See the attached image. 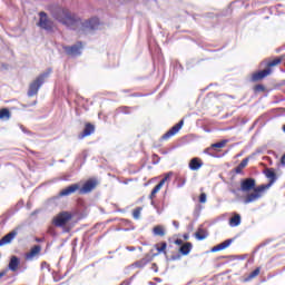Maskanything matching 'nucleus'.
I'll return each instance as SVG.
<instances>
[{
	"label": "nucleus",
	"instance_id": "c85d7f7f",
	"mask_svg": "<svg viewBox=\"0 0 285 285\" xmlns=\"http://www.w3.org/2000/svg\"><path fill=\"white\" fill-rule=\"evenodd\" d=\"M279 63H282V59H281V58H276V59L269 61V62L267 63V66H268V68H273V67H275V66H279Z\"/></svg>",
	"mask_w": 285,
	"mask_h": 285
},
{
	"label": "nucleus",
	"instance_id": "4468645a",
	"mask_svg": "<svg viewBox=\"0 0 285 285\" xmlns=\"http://www.w3.org/2000/svg\"><path fill=\"white\" fill-rule=\"evenodd\" d=\"M94 132H95V125L88 122L85 125V129L78 137L79 139H83L86 137H90V135H92Z\"/></svg>",
	"mask_w": 285,
	"mask_h": 285
},
{
	"label": "nucleus",
	"instance_id": "f3484780",
	"mask_svg": "<svg viewBox=\"0 0 285 285\" xmlns=\"http://www.w3.org/2000/svg\"><path fill=\"white\" fill-rule=\"evenodd\" d=\"M204 166V163L199 158H193L189 161V170H199Z\"/></svg>",
	"mask_w": 285,
	"mask_h": 285
},
{
	"label": "nucleus",
	"instance_id": "393cba45",
	"mask_svg": "<svg viewBox=\"0 0 285 285\" xmlns=\"http://www.w3.org/2000/svg\"><path fill=\"white\" fill-rule=\"evenodd\" d=\"M154 235H156L158 237H164V235H166V232L164 230V227L156 226V227H154Z\"/></svg>",
	"mask_w": 285,
	"mask_h": 285
},
{
	"label": "nucleus",
	"instance_id": "7c9ffc66",
	"mask_svg": "<svg viewBox=\"0 0 285 285\" xmlns=\"http://www.w3.org/2000/svg\"><path fill=\"white\" fill-rule=\"evenodd\" d=\"M213 145L204 150L205 155H209V157H217L215 154H213Z\"/></svg>",
	"mask_w": 285,
	"mask_h": 285
},
{
	"label": "nucleus",
	"instance_id": "09e8293b",
	"mask_svg": "<svg viewBox=\"0 0 285 285\" xmlns=\"http://www.w3.org/2000/svg\"><path fill=\"white\" fill-rule=\"evenodd\" d=\"M188 237H189L188 234L184 235V239H188Z\"/></svg>",
	"mask_w": 285,
	"mask_h": 285
},
{
	"label": "nucleus",
	"instance_id": "2f4dec72",
	"mask_svg": "<svg viewBox=\"0 0 285 285\" xmlns=\"http://www.w3.org/2000/svg\"><path fill=\"white\" fill-rule=\"evenodd\" d=\"M167 246H168V244H166V242L161 243V246L157 247L158 253H166Z\"/></svg>",
	"mask_w": 285,
	"mask_h": 285
},
{
	"label": "nucleus",
	"instance_id": "5701e85b",
	"mask_svg": "<svg viewBox=\"0 0 285 285\" xmlns=\"http://www.w3.org/2000/svg\"><path fill=\"white\" fill-rule=\"evenodd\" d=\"M161 188H164V183H158L154 189L151 190L150 195H149V199L154 200L155 196L157 195L158 191L161 190Z\"/></svg>",
	"mask_w": 285,
	"mask_h": 285
},
{
	"label": "nucleus",
	"instance_id": "2eb2a0df",
	"mask_svg": "<svg viewBox=\"0 0 285 285\" xmlns=\"http://www.w3.org/2000/svg\"><path fill=\"white\" fill-rule=\"evenodd\" d=\"M14 237H17V232L12 230L9 234L4 235L1 239H0V247L1 246H6L8 244H12V239H14Z\"/></svg>",
	"mask_w": 285,
	"mask_h": 285
},
{
	"label": "nucleus",
	"instance_id": "1a4fd4ad",
	"mask_svg": "<svg viewBox=\"0 0 285 285\" xmlns=\"http://www.w3.org/2000/svg\"><path fill=\"white\" fill-rule=\"evenodd\" d=\"M264 175L267 177V179H269V183L267 185L261 186H263L265 190H268V188H271V186H273L275 181H277V174H275V170L273 168H268L264 171Z\"/></svg>",
	"mask_w": 285,
	"mask_h": 285
},
{
	"label": "nucleus",
	"instance_id": "473e14b6",
	"mask_svg": "<svg viewBox=\"0 0 285 285\" xmlns=\"http://www.w3.org/2000/svg\"><path fill=\"white\" fill-rule=\"evenodd\" d=\"M206 200H207L206 193H202L200 196H199V203L200 204H206Z\"/></svg>",
	"mask_w": 285,
	"mask_h": 285
},
{
	"label": "nucleus",
	"instance_id": "de8ad7c7",
	"mask_svg": "<svg viewBox=\"0 0 285 285\" xmlns=\"http://www.w3.org/2000/svg\"><path fill=\"white\" fill-rule=\"evenodd\" d=\"M132 97H141L139 94H134Z\"/></svg>",
	"mask_w": 285,
	"mask_h": 285
},
{
	"label": "nucleus",
	"instance_id": "a18cd8bd",
	"mask_svg": "<svg viewBox=\"0 0 285 285\" xmlns=\"http://www.w3.org/2000/svg\"><path fill=\"white\" fill-rule=\"evenodd\" d=\"M127 250L132 253V250H136V248L135 247H127Z\"/></svg>",
	"mask_w": 285,
	"mask_h": 285
},
{
	"label": "nucleus",
	"instance_id": "f257e3e1",
	"mask_svg": "<svg viewBox=\"0 0 285 285\" xmlns=\"http://www.w3.org/2000/svg\"><path fill=\"white\" fill-rule=\"evenodd\" d=\"M47 10L50 12L52 19L66 26L68 30H73L77 35H88L92 30L99 28V18H91L82 21L77 14H72L68 9L59 4H49Z\"/></svg>",
	"mask_w": 285,
	"mask_h": 285
},
{
	"label": "nucleus",
	"instance_id": "c03bdc74",
	"mask_svg": "<svg viewBox=\"0 0 285 285\" xmlns=\"http://www.w3.org/2000/svg\"><path fill=\"white\" fill-rule=\"evenodd\" d=\"M154 279H155V282H158V284H161V278L155 277Z\"/></svg>",
	"mask_w": 285,
	"mask_h": 285
},
{
	"label": "nucleus",
	"instance_id": "4d7b16f0",
	"mask_svg": "<svg viewBox=\"0 0 285 285\" xmlns=\"http://www.w3.org/2000/svg\"><path fill=\"white\" fill-rule=\"evenodd\" d=\"M232 193L235 195V193H236L235 189H233Z\"/></svg>",
	"mask_w": 285,
	"mask_h": 285
},
{
	"label": "nucleus",
	"instance_id": "a878e982",
	"mask_svg": "<svg viewBox=\"0 0 285 285\" xmlns=\"http://www.w3.org/2000/svg\"><path fill=\"white\" fill-rule=\"evenodd\" d=\"M230 244H233V238L226 239L223 243L218 244V247L220 250H224V249L228 248V246H230Z\"/></svg>",
	"mask_w": 285,
	"mask_h": 285
},
{
	"label": "nucleus",
	"instance_id": "ea45409f",
	"mask_svg": "<svg viewBox=\"0 0 285 285\" xmlns=\"http://www.w3.org/2000/svg\"><path fill=\"white\" fill-rule=\"evenodd\" d=\"M29 106H37V100H35L33 102H31L29 105H24L23 108H29Z\"/></svg>",
	"mask_w": 285,
	"mask_h": 285
},
{
	"label": "nucleus",
	"instance_id": "052dcab7",
	"mask_svg": "<svg viewBox=\"0 0 285 285\" xmlns=\"http://www.w3.org/2000/svg\"><path fill=\"white\" fill-rule=\"evenodd\" d=\"M130 283H127L126 285H129Z\"/></svg>",
	"mask_w": 285,
	"mask_h": 285
},
{
	"label": "nucleus",
	"instance_id": "aec40b11",
	"mask_svg": "<svg viewBox=\"0 0 285 285\" xmlns=\"http://www.w3.org/2000/svg\"><path fill=\"white\" fill-rule=\"evenodd\" d=\"M195 237H196V239H198V242H204V239H206V237H208V232H206L204 228L199 227L198 232L195 233Z\"/></svg>",
	"mask_w": 285,
	"mask_h": 285
},
{
	"label": "nucleus",
	"instance_id": "f704fd0d",
	"mask_svg": "<svg viewBox=\"0 0 285 285\" xmlns=\"http://www.w3.org/2000/svg\"><path fill=\"white\" fill-rule=\"evenodd\" d=\"M181 259V254H175L170 257L171 262H179Z\"/></svg>",
	"mask_w": 285,
	"mask_h": 285
},
{
	"label": "nucleus",
	"instance_id": "c9c22d12",
	"mask_svg": "<svg viewBox=\"0 0 285 285\" xmlns=\"http://www.w3.org/2000/svg\"><path fill=\"white\" fill-rule=\"evenodd\" d=\"M136 266H137L138 268H144V266H146V261L136 262Z\"/></svg>",
	"mask_w": 285,
	"mask_h": 285
},
{
	"label": "nucleus",
	"instance_id": "b1692460",
	"mask_svg": "<svg viewBox=\"0 0 285 285\" xmlns=\"http://www.w3.org/2000/svg\"><path fill=\"white\" fill-rule=\"evenodd\" d=\"M262 268L257 267L255 271H253L248 277L245 278V282H250V279H255V277H257V275H259Z\"/></svg>",
	"mask_w": 285,
	"mask_h": 285
},
{
	"label": "nucleus",
	"instance_id": "5fc2aeb1",
	"mask_svg": "<svg viewBox=\"0 0 285 285\" xmlns=\"http://www.w3.org/2000/svg\"><path fill=\"white\" fill-rule=\"evenodd\" d=\"M151 206H155V202L151 199Z\"/></svg>",
	"mask_w": 285,
	"mask_h": 285
},
{
	"label": "nucleus",
	"instance_id": "a19ab883",
	"mask_svg": "<svg viewBox=\"0 0 285 285\" xmlns=\"http://www.w3.org/2000/svg\"><path fill=\"white\" fill-rule=\"evenodd\" d=\"M173 226H175V228H179V222L173 220Z\"/></svg>",
	"mask_w": 285,
	"mask_h": 285
},
{
	"label": "nucleus",
	"instance_id": "0eeeda50",
	"mask_svg": "<svg viewBox=\"0 0 285 285\" xmlns=\"http://www.w3.org/2000/svg\"><path fill=\"white\" fill-rule=\"evenodd\" d=\"M255 178H245L240 181V190L242 193H250V190H255L256 186Z\"/></svg>",
	"mask_w": 285,
	"mask_h": 285
},
{
	"label": "nucleus",
	"instance_id": "bf43d9fd",
	"mask_svg": "<svg viewBox=\"0 0 285 285\" xmlns=\"http://www.w3.org/2000/svg\"><path fill=\"white\" fill-rule=\"evenodd\" d=\"M155 273H157V268H154Z\"/></svg>",
	"mask_w": 285,
	"mask_h": 285
},
{
	"label": "nucleus",
	"instance_id": "864d4df0",
	"mask_svg": "<svg viewBox=\"0 0 285 285\" xmlns=\"http://www.w3.org/2000/svg\"><path fill=\"white\" fill-rule=\"evenodd\" d=\"M263 87L262 86H257V89L261 90Z\"/></svg>",
	"mask_w": 285,
	"mask_h": 285
},
{
	"label": "nucleus",
	"instance_id": "f8f14e48",
	"mask_svg": "<svg viewBox=\"0 0 285 285\" xmlns=\"http://www.w3.org/2000/svg\"><path fill=\"white\" fill-rule=\"evenodd\" d=\"M40 253H41V246L36 245L31 248L29 253L26 254L24 259H27V262H32L35 257H37V255H39Z\"/></svg>",
	"mask_w": 285,
	"mask_h": 285
},
{
	"label": "nucleus",
	"instance_id": "20e7f679",
	"mask_svg": "<svg viewBox=\"0 0 285 285\" xmlns=\"http://www.w3.org/2000/svg\"><path fill=\"white\" fill-rule=\"evenodd\" d=\"M254 193L248 194L246 198L244 199V204H253V202H257L258 199H262V193L266 190V187H263L262 185L253 189Z\"/></svg>",
	"mask_w": 285,
	"mask_h": 285
},
{
	"label": "nucleus",
	"instance_id": "ddd939ff",
	"mask_svg": "<svg viewBox=\"0 0 285 285\" xmlns=\"http://www.w3.org/2000/svg\"><path fill=\"white\" fill-rule=\"evenodd\" d=\"M272 70L271 68L261 70L258 72L253 73L252 76V80L254 81H262V79H264L265 77H268V75H271Z\"/></svg>",
	"mask_w": 285,
	"mask_h": 285
},
{
	"label": "nucleus",
	"instance_id": "3c124183",
	"mask_svg": "<svg viewBox=\"0 0 285 285\" xmlns=\"http://www.w3.org/2000/svg\"><path fill=\"white\" fill-rule=\"evenodd\" d=\"M284 161H285V155L282 157V163L284 164Z\"/></svg>",
	"mask_w": 285,
	"mask_h": 285
},
{
	"label": "nucleus",
	"instance_id": "37998d69",
	"mask_svg": "<svg viewBox=\"0 0 285 285\" xmlns=\"http://www.w3.org/2000/svg\"><path fill=\"white\" fill-rule=\"evenodd\" d=\"M20 130H22V132H28V130L26 129V127H23V125H20Z\"/></svg>",
	"mask_w": 285,
	"mask_h": 285
},
{
	"label": "nucleus",
	"instance_id": "6e6d98bb",
	"mask_svg": "<svg viewBox=\"0 0 285 285\" xmlns=\"http://www.w3.org/2000/svg\"><path fill=\"white\" fill-rule=\"evenodd\" d=\"M283 131L285 132V125L283 126Z\"/></svg>",
	"mask_w": 285,
	"mask_h": 285
},
{
	"label": "nucleus",
	"instance_id": "412c9836",
	"mask_svg": "<svg viewBox=\"0 0 285 285\" xmlns=\"http://www.w3.org/2000/svg\"><path fill=\"white\" fill-rule=\"evenodd\" d=\"M250 160V158H245L240 161V164L235 168V173L237 175H242V170H244L245 167L248 166V161Z\"/></svg>",
	"mask_w": 285,
	"mask_h": 285
},
{
	"label": "nucleus",
	"instance_id": "423d86ee",
	"mask_svg": "<svg viewBox=\"0 0 285 285\" xmlns=\"http://www.w3.org/2000/svg\"><path fill=\"white\" fill-rule=\"evenodd\" d=\"M70 219H72V214L68 212H62L58 214L57 217L53 219V224L55 226H58V228H61L65 225H67L70 222Z\"/></svg>",
	"mask_w": 285,
	"mask_h": 285
},
{
	"label": "nucleus",
	"instance_id": "49530a36",
	"mask_svg": "<svg viewBox=\"0 0 285 285\" xmlns=\"http://www.w3.org/2000/svg\"><path fill=\"white\" fill-rule=\"evenodd\" d=\"M36 242L41 243L43 242V238H36Z\"/></svg>",
	"mask_w": 285,
	"mask_h": 285
},
{
	"label": "nucleus",
	"instance_id": "7ed1b4c3",
	"mask_svg": "<svg viewBox=\"0 0 285 285\" xmlns=\"http://www.w3.org/2000/svg\"><path fill=\"white\" fill-rule=\"evenodd\" d=\"M38 16V28H41V30H46V32H52V30H55V21H52V19L48 17V13H46V11H40Z\"/></svg>",
	"mask_w": 285,
	"mask_h": 285
},
{
	"label": "nucleus",
	"instance_id": "4be33fe9",
	"mask_svg": "<svg viewBox=\"0 0 285 285\" xmlns=\"http://www.w3.org/2000/svg\"><path fill=\"white\" fill-rule=\"evenodd\" d=\"M242 224V216L239 214H236L234 217L229 219V226L232 228H235Z\"/></svg>",
	"mask_w": 285,
	"mask_h": 285
},
{
	"label": "nucleus",
	"instance_id": "4c0bfd02",
	"mask_svg": "<svg viewBox=\"0 0 285 285\" xmlns=\"http://www.w3.org/2000/svg\"><path fill=\"white\" fill-rule=\"evenodd\" d=\"M175 244H176V246H181L184 244V240H181L180 238H177L175 240Z\"/></svg>",
	"mask_w": 285,
	"mask_h": 285
},
{
	"label": "nucleus",
	"instance_id": "c756f323",
	"mask_svg": "<svg viewBox=\"0 0 285 285\" xmlns=\"http://www.w3.org/2000/svg\"><path fill=\"white\" fill-rule=\"evenodd\" d=\"M173 177V171H169L165 175V177L159 181V184H166L168 181V179H170Z\"/></svg>",
	"mask_w": 285,
	"mask_h": 285
},
{
	"label": "nucleus",
	"instance_id": "f03ea898",
	"mask_svg": "<svg viewBox=\"0 0 285 285\" xmlns=\"http://www.w3.org/2000/svg\"><path fill=\"white\" fill-rule=\"evenodd\" d=\"M52 73V69L49 68L47 71L42 72L39 77H37L29 86L28 97H35L38 95L40 88L46 83V80Z\"/></svg>",
	"mask_w": 285,
	"mask_h": 285
},
{
	"label": "nucleus",
	"instance_id": "cd10ccee",
	"mask_svg": "<svg viewBox=\"0 0 285 285\" xmlns=\"http://www.w3.org/2000/svg\"><path fill=\"white\" fill-rule=\"evenodd\" d=\"M141 210H144V208H141V207H137L136 209H134V212H132L134 219H140Z\"/></svg>",
	"mask_w": 285,
	"mask_h": 285
},
{
	"label": "nucleus",
	"instance_id": "9b49d317",
	"mask_svg": "<svg viewBox=\"0 0 285 285\" xmlns=\"http://www.w3.org/2000/svg\"><path fill=\"white\" fill-rule=\"evenodd\" d=\"M79 190H80V185L72 184L60 191V197H68L69 195H72V193H77V191L79 194Z\"/></svg>",
	"mask_w": 285,
	"mask_h": 285
},
{
	"label": "nucleus",
	"instance_id": "72a5a7b5",
	"mask_svg": "<svg viewBox=\"0 0 285 285\" xmlns=\"http://www.w3.org/2000/svg\"><path fill=\"white\" fill-rule=\"evenodd\" d=\"M120 112H122V115H130V107H121Z\"/></svg>",
	"mask_w": 285,
	"mask_h": 285
},
{
	"label": "nucleus",
	"instance_id": "8fccbe9b",
	"mask_svg": "<svg viewBox=\"0 0 285 285\" xmlns=\"http://www.w3.org/2000/svg\"><path fill=\"white\" fill-rule=\"evenodd\" d=\"M284 161H285V155L282 157V163L284 164Z\"/></svg>",
	"mask_w": 285,
	"mask_h": 285
},
{
	"label": "nucleus",
	"instance_id": "680f3d73",
	"mask_svg": "<svg viewBox=\"0 0 285 285\" xmlns=\"http://www.w3.org/2000/svg\"><path fill=\"white\" fill-rule=\"evenodd\" d=\"M120 285H124V283H122V284H120Z\"/></svg>",
	"mask_w": 285,
	"mask_h": 285
},
{
	"label": "nucleus",
	"instance_id": "13d9d810",
	"mask_svg": "<svg viewBox=\"0 0 285 285\" xmlns=\"http://www.w3.org/2000/svg\"><path fill=\"white\" fill-rule=\"evenodd\" d=\"M155 273H157V268H154Z\"/></svg>",
	"mask_w": 285,
	"mask_h": 285
},
{
	"label": "nucleus",
	"instance_id": "dca6fc26",
	"mask_svg": "<svg viewBox=\"0 0 285 285\" xmlns=\"http://www.w3.org/2000/svg\"><path fill=\"white\" fill-rule=\"evenodd\" d=\"M19 264H21V261L17 256H11L8 268L12 273H16V271L19 268Z\"/></svg>",
	"mask_w": 285,
	"mask_h": 285
},
{
	"label": "nucleus",
	"instance_id": "e433bc0d",
	"mask_svg": "<svg viewBox=\"0 0 285 285\" xmlns=\"http://www.w3.org/2000/svg\"><path fill=\"white\" fill-rule=\"evenodd\" d=\"M186 186V179H183L180 183H178L177 187L178 188H184Z\"/></svg>",
	"mask_w": 285,
	"mask_h": 285
},
{
	"label": "nucleus",
	"instance_id": "6ab92c4d",
	"mask_svg": "<svg viewBox=\"0 0 285 285\" xmlns=\"http://www.w3.org/2000/svg\"><path fill=\"white\" fill-rule=\"evenodd\" d=\"M10 117H12V114L8 108H3L0 110V120L1 121H10Z\"/></svg>",
	"mask_w": 285,
	"mask_h": 285
},
{
	"label": "nucleus",
	"instance_id": "a211bd4d",
	"mask_svg": "<svg viewBox=\"0 0 285 285\" xmlns=\"http://www.w3.org/2000/svg\"><path fill=\"white\" fill-rule=\"evenodd\" d=\"M190 250H193V243H185L180 246L179 253L180 255H189Z\"/></svg>",
	"mask_w": 285,
	"mask_h": 285
},
{
	"label": "nucleus",
	"instance_id": "58836bf2",
	"mask_svg": "<svg viewBox=\"0 0 285 285\" xmlns=\"http://www.w3.org/2000/svg\"><path fill=\"white\" fill-rule=\"evenodd\" d=\"M219 250H222V249L219 248V245H216V246H214V247L212 248V253H217V252H219Z\"/></svg>",
	"mask_w": 285,
	"mask_h": 285
},
{
	"label": "nucleus",
	"instance_id": "603ef678",
	"mask_svg": "<svg viewBox=\"0 0 285 285\" xmlns=\"http://www.w3.org/2000/svg\"><path fill=\"white\" fill-rule=\"evenodd\" d=\"M149 285H157V283H154V282H149Z\"/></svg>",
	"mask_w": 285,
	"mask_h": 285
},
{
	"label": "nucleus",
	"instance_id": "9d476101",
	"mask_svg": "<svg viewBox=\"0 0 285 285\" xmlns=\"http://www.w3.org/2000/svg\"><path fill=\"white\" fill-rule=\"evenodd\" d=\"M183 126H184V120H180L178 124L171 127L165 135H163L161 139L166 141L170 139V137H175V135H177L178 131L181 130Z\"/></svg>",
	"mask_w": 285,
	"mask_h": 285
},
{
	"label": "nucleus",
	"instance_id": "39448f33",
	"mask_svg": "<svg viewBox=\"0 0 285 285\" xmlns=\"http://www.w3.org/2000/svg\"><path fill=\"white\" fill-rule=\"evenodd\" d=\"M63 50L69 57H80L81 50H83V43L81 41H78L73 46H65Z\"/></svg>",
	"mask_w": 285,
	"mask_h": 285
},
{
	"label": "nucleus",
	"instance_id": "bb28decb",
	"mask_svg": "<svg viewBox=\"0 0 285 285\" xmlns=\"http://www.w3.org/2000/svg\"><path fill=\"white\" fill-rule=\"evenodd\" d=\"M226 144H228L227 139L222 140L219 142H216V144H212V148H213V150H215V148H224L226 146Z\"/></svg>",
	"mask_w": 285,
	"mask_h": 285
},
{
	"label": "nucleus",
	"instance_id": "6e6552de",
	"mask_svg": "<svg viewBox=\"0 0 285 285\" xmlns=\"http://www.w3.org/2000/svg\"><path fill=\"white\" fill-rule=\"evenodd\" d=\"M97 188V180L89 179L79 189V195H88Z\"/></svg>",
	"mask_w": 285,
	"mask_h": 285
},
{
	"label": "nucleus",
	"instance_id": "79ce46f5",
	"mask_svg": "<svg viewBox=\"0 0 285 285\" xmlns=\"http://www.w3.org/2000/svg\"><path fill=\"white\" fill-rule=\"evenodd\" d=\"M7 273H8L7 271L0 272V279H1V277H6Z\"/></svg>",
	"mask_w": 285,
	"mask_h": 285
}]
</instances>
